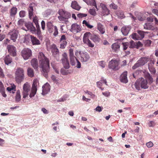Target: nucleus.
<instances>
[{"instance_id":"obj_1","label":"nucleus","mask_w":158,"mask_h":158,"mask_svg":"<svg viewBox=\"0 0 158 158\" xmlns=\"http://www.w3.org/2000/svg\"><path fill=\"white\" fill-rule=\"evenodd\" d=\"M143 72L144 73V76L146 79H144L143 77H141L139 80L140 82L136 81L134 85L135 88L137 90H140V87L143 89H147L148 88L149 86L148 84H151L153 82V78L150 74L146 70H144Z\"/></svg>"},{"instance_id":"obj_2","label":"nucleus","mask_w":158,"mask_h":158,"mask_svg":"<svg viewBox=\"0 0 158 158\" xmlns=\"http://www.w3.org/2000/svg\"><path fill=\"white\" fill-rule=\"evenodd\" d=\"M38 59L40 62V67L42 69L44 76L47 77V73L49 69V60L42 52L39 53Z\"/></svg>"},{"instance_id":"obj_3","label":"nucleus","mask_w":158,"mask_h":158,"mask_svg":"<svg viewBox=\"0 0 158 158\" xmlns=\"http://www.w3.org/2000/svg\"><path fill=\"white\" fill-rule=\"evenodd\" d=\"M15 74L16 81L18 82H21L23 79L24 77V71L23 69L21 68H17Z\"/></svg>"},{"instance_id":"obj_4","label":"nucleus","mask_w":158,"mask_h":158,"mask_svg":"<svg viewBox=\"0 0 158 158\" xmlns=\"http://www.w3.org/2000/svg\"><path fill=\"white\" fill-rule=\"evenodd\" d=\"M149 61L148 58L146 57H142L140 58L137 62L132 67L133 69L141 67L144 65Z\"/></svg>"},{"instance_id":"obj_5","label":"nucleus","mask_w":158,"mask_h":158,"mask_svg":"<svg viewBox=\"0 0 158 158\" xmlns=\"http://www.w3.org/2000/svg\"><path fill=\"white\" fill-rule=\"evenodd\" d=\"M119 64V62L118 60L113 59L109 61L108 66L113 70H116L120 68Z\"/></svg>"},{"instance_id":"obj_6","label":"nucleus","mask_w":158,"mask_h":158,"mask_svg":"<svg viewBox=\"0 0 158 158\" xmlns=\"http://www.w3.org/2000/svg\"><path fill=\"white\" fill-rule=\"evenodd\" d=\"M137 32L138 34L136 33L133 34L131 36V38L136 40H141L144 37V33H148L146 31L141 30H138Z\"/></svg>"},{"instance_id":"obj_7","label":"nucleus","mask_w":158,"mask_h":158,"mask_svg":"<svg viewBox=\"0 0 158 158\" xmlns=\"http://www.w3.org/2000/svg\"><path fill=\"white\" fill-rule=\"evenodd\" d=\"M32 55L31 49L28 48H24L21 51V56L25 60H27Z\"/></svg>"},{"instance_id":"obj_8","label":"nucleus","mask_w":158,"mask_h":158,"mask_svg":"<svg viewBox=\"0 0 158 158\" xmlns=\"http://www.w3.org/2000/svg\"><path fill=\"white\" fill-rule=\"evenodd\" d=\"M30 89L31 86L27 82L24 84L22 92L23 98H25L28 96Z\"/></svg>"},{"instance_id":"obj_9","label":"nucleus","mask_w":158,"mask_h":158,"mask_svg":"<svg viewBox=\"0 0 158 158\" xmlns=\"http://www.w3.org/2000/svg\"><path fill=\"white\" fill-rule=\"evenodd\" d=\"M38 83V81L37 79H34L33 81L32 88L29 94V97L32 98L35 95L37 92V87Z\"/></svg>"},{"instance_id":"obj_10","label":"nucleus","mask_w":158,"mask_h":158,"mask_svg":"<svg viewBox=\"0 0 158 158\" xmlns=\"http://www.w3.org/2000/svg\"><path fill=\"white\" fill-rule=\"evenodd\" d=\"M64 67L65 69H68L69 67V62L68 60L67 55L65 53L62 54V58L61 59Z\"/></svg>"},{"instance_id":"obj_11","label":"nucleus","mask_w":158,"mask_h":158,"mask_svg":"<svg viewBox=\"0 0 158 158\" xmlns=\"http://www.w3.org/2000/svg\"><path fill=\"white\" fill-rule=\"evenodd\" d=\"M81 28L80 25L76 23H73L71 26L70 31L73 33H76L80 32Z\"/></svg>"},{"instance_id":"obj_12","label":"nucleus","mask_w":158,"mask_h":158,"mask_svg":"<svg viewBox=\"0 0 158 158\" xmlns=\"http://www.w3.org/2000/svg\"><path fill=\"white\" fill-rule=\"evenodd\" d=\"M85 35L88 37L89 39L92 40L94 42H98L99 38L98 35L92 34L90 32H87L85 33Z\"/></svg>"},{"instance_id":"obj_13","label":"nucleus","mask_w":158,"mask_h":158,"mask_svg":"<svg viewBox=\"0 0 158 158\" xmlns=\"http://www.w3.org/2000/svg\"><path fill=\"white\" fill-rule=\"evenodd\" d=\"M102 9V13L103 15H107L110 14V10L104 4L101 3L100 5Z\"/></svg>"},{"instance_id":"obj_14","label":"nucleus","mask_w":158,"mask_h":158,"mask_svg":"<svg viewBox=\"0 0 158 158\" xmlns=\"http://www.w3.org/2000/svg\"><path fill=\"white\" fill-rule=\"evenodd\" d=\"M18 31L15 30H13L10 31L8 33V35L10 36V38L11 40L15 42L18 37Z\"/></svg>"},{"instance_id":"obj_15","label":"nucleus","mask_w":158,"mask_h":158,"mask_svg":"<svg viewBox=\"0 0 158 158\" xmlns=\"http://www.w3.org/2000/svg\"><path fill=\"white\" fill-rule=\"evenodd\" d=\"M25 26L26 27L27 29H25L24 28L23 29L25 30L26 31H29L31 32L34 33L36 29L35 27L33 25V24L31 23H26L25 24Z\"/></svg>"},{"instance_id":"obj_16","label":"nucleus","mask_w":158,"mask_h":158,"mask_svg":"<svg viewBox=\"0 0 158 158\" xmlns=\"http://www.w3.org/2000/svg\"><path fill=\"white\" fill-rule=\"evenodd\" d=\"M35 4L34 3L30 4L28 8L29 16L30 19H31L34 16V7L35 6Z\"/></svg>"},{"instance_id":"obj_17","label":"nucleus","mask_w":158,"mask_h":158,"mask_svg":"<svg viewBox=\"0 0 158 158\" xmlns=\"http://www.w3.org/2000/svg\"><path fill=\"white\" fill-rule=\"evenodd\" d=\"M66 36L65 35H62L60 39V48L62 49L65 48L66 46L67 42L66 41Z\"/></svg>"},{"instance_id":"obj_18","label":"nucleus","mask_w":158,"mask_h":158,"mask_svg":"<svg viewBox=\"0 0 158 158\" xmlns=\"http://www.w3.org/2000/svg\"><path fill=\"white\" fill-rule=\"evenodd\" d=\"M58 14L60 15L65 17L68 18H69L71 17V14L70 13L68 12L63 9H61L59 10Z\"/></svg>"},{"instance_id":"obj_19","label":"nucleus","mask_w":158,"mask_h":158,"mask_svg":"<svg viewBox=\"0 0 158 158\" xmlns=\"http://www.w3.org/2000/svg\"><path fill=\"white\" fill-rule=\"evenodd\" d=\"M80 55L81 62H86L89 59V54L86 52L81 53Z\"/></svg>"},{"instance_id":"obj_20","label":"nucleus","mask_w":158,"mask_h":158,"mask_svg":"<svg viewBox=\"0 0 158 158\" xmlns=\"http://www.w3.org/2000/svg\"><path fill=\"white\" fill-rule=\"evenodd\" d=\"M85 35V33L84 34L83 37V41L85 44H86L89 47L93 48L94 46V44H92L91 41L89 40V38L88 37Z\"/></svg>"},{"instance_id":"obj_21","label":"nucleus","mask_w":158,"mask_h":158,"mask_svg":"<svg viewBox=\"0 0 158 158\" xmlns=\"http://www.w3.org/2000/svg\"><path fill=\"white\" fill-rule=\"evenodd\" d=\"M50 86L49 84L46 83L42 86V93L43 95H44L48 93L50 91Z\"/></svg>"},{"instance_id":"obj_22","label":"nucleus","mask_w":158,"mask_h":158,"mask_svg":"<svg viewBox=\"0 0 158 158\" xmlns=\"http://www.w3.org/2000/svg\"><path fill=\"white\" fill-rule=\"evenodd\" d=\"M7 49L10 54L13 56H15L16 55V48L13 46L10 45H8Z\"/></svg>"},{"instance_id":"obj_23","label":"nucleus","mask_w":158,"mask_h":158,"mask_svg":"<svg viewBox=\"0 0 158 158\" xmlns=\"http://www.w3.org/2000/svg\"><path fill=\"white\" fill-rule=\"evenodd\" d=\"M154 64V61L151 60L150 61L148 64L149 70L150 72L153 74H155L156 72V70L153 66Z\"/></svg>"},{"instance_id":"obj_24","label":"nucleus","mask_w":158,"mask_h":158,"mask_svg":"<svg viewBox=\"0 0 158 158\" xmlns=\"http://www.w3.org/2000/svg\"><path fill=\"white\" fill-rule=\"evenodd\" d=\"M127 72H124L120 76V80L121 82L126 83L128 82L127 78Z\"/></svg>"},{"instance_id":"obj_25","label":"nucleus","mask_w":158,"mask_h":158,"mask_svg":"<svg viewBox=\"0 0 158 158\" xmlns=\"http://www.w3.org/2000/svg\"><path fill=\"white\" fill-rule=\"evenodd\" d=\"M97 29L100 33L102 34H104L105 32V28L103 25L100 22L97 23Z\"/></svg>"},{"instance_id":"obj_26","label":"nucleus","mask_w":158,"mask_h":158,"mask_svg":"<svg viewBox=\"0 0 158 158\" xmlns=\"http://www.w3.org/2000/svg\"><path fill=\"white\" fill-rule=\"evenodd\" d=\"M130 29V27L129 26H125L122 28L121 29V31L123 35L126 36L128 34Z\"/></svg>"},{"instance_id":"obj_27","label":"nucleus","mask_w":158,"mask_h":158,"mask_svg":"<svg viewBox=\"0 0 158 158\" xmlns=\"http://www.w3.org/2000/svg\"><path fill=\"white\" fill-rule=\"evenodd\" d=\"M31 41L33 45H38L40 44V42L36 37L32 35H30Z\"/></svg>"},{"instance_id":"obj_28","label":"nucleus","mask_w":158,"mask_h":158,"mask_svg":"<svg viewBox=\"0 0 158 158\" xmlns=\"http://www.w3.org/2000/svg\"><path fill=\"white\" fill-rule=\"evenodd\" d=\"M144 29L147 30H153L154 29L155 27L151 23H146L143 25Z\"/></svg>"},{"instance_id":"obj_29","label":"nucleus","mask_w":158,"mask_h":158,"mask_svg":"<svg viewBox=\"0 0 158 158\" xmlns=\"http://www.w3.org/2000/svg\"><path fill=\"white\" fill-rule=\"evenodd\" d=\"M52 52L54 55H57L59 53V51L56 46L54 44H52L51 45Z\"/></svg>"},{"instance_id":"obj_30","label":"nucleus","mask_w":158,"mask_h":158,"mask_svg":"<svg viewBox=\"0 0 158 158\" xmlns=\"http://www.w3.org/2000/svg\"><path fill=\"white\" fill-rule=\"evenodd\" d=\"M103 81V82L106 85H107V81L106 79L103 77H102L100 81H98L96 82L97 86L98 88H101V87L102 85V81Z\"/></svg>"},{"instance_id":"obj_31","label":"nucleus","mask_w":158,"mask_h":158,"mask_svg":"<svg viewBox=\"0 0 158 158\" xmlns=\"http://www.w3.org/2000/svg\"><path fill=\"white\" fill-rule=\"evenodd\" d=\"M31 65L35 69H36L38 67L37 60L36 59L34 58L31 61Z\"/></svg>"},{"instance_id":"obj_32","label":"nucleus","mask_w":158,"mask_h":158,"mask_svg":"<svg viewBox=\"0 0 158 158\" xmlns=\"http://www.w3.org/2000/svg\"><path fill=\"white\" fill-rule=\"evenodd\" d=\"M17 13V8L15 7H12L10 11V15L12 17H14Z\"/></svg>"},{"instance_id":"obj_33","label":"nucleus","mask_w":158,"mask_h":158,"mask_svg":"<svg viewBox=\"0 0 158 158\" xmlns=\"http://www.w3.org/2000/svg\"><path fill=\"white\" fill-rule=\"evenodd\" d=\"M71 7L77 10H79L80 8V6L78 5L77 2L76 1L72 2L71 5Z\"/></svg>"},{"instance_id":"obj_34","label":"nucleus","mask_w":158,"mask_h":158,"mask_svg":"<svg viewBox=\"0 0 158 158\" xmlns=\"http://www.w3.org/2000/svg\"><path fill=\"white\" fill-rule=\"evenodd\" d=\"M47 26L49 32L50 33H52L53 32L52 29L54 28V27L52 23L51 22H48L47 23Z\"/></svg>"},{"instance_id":"obj_35","label":"nucleus","mask_w":158,"mask_h":158,"mask_svg":"<svg viewBox=\"0 0 158 158\" xmlns=\"http://www.w3.org/2000/svg\"><path fill=\"white\" fill-rule=\"evenodd\" d=\"M70 64L72 66L75 65L76 62L78 60L75 56L70 57Z\"/></svg>"},{"instance_id":"obj_36","label":"nucleus","mask_w":158,"mask_h":158,"mask_svg":"<svg viewBox=\"0 0 158 158\" xmlns=\"http://www.w3.org/2000/svg\"><path fill=\"white\" fill-rule=\"evenodd\" d=\"M4 61L6 64L8 65L11 63L12 61V59L10 56L9 55H8L5 58Z\"/></svg>"},{"instance_id":"obj_37","label":"nucleus","mask_w":158,"mask_h":158,"mask_svg":"<svg viewBox=\"0 0 158 158\" xmlns=\"http://www.w3.org/2000/svg\"><path fill=\"white\" fill-rule=\"evenodd\" d=\"M21 100L20 92L19 90H18L16 93L15 97V101L16 102H18Z\"/></svg>"},{"instance_id":"obj_38","label":"nucleus","mask_w":158,"mask_h":158,"mask_svg":"<svg viewBox=\"0 0 158 158\" xmlns=\"http://www.w3.org/2000/svg\"><path fill=\"white\" fill-rule=\"evenodd\" d=\"M59 20L62 23L67 22L69 18L63 17L59 15L58 17Z\"/></svg>"},{"instance_id":"obj_39","label":"nucleus","mask_w":158,"mask_h":158,"mask_svg":"<svg viewBox=\"0 0 158 158\" xmlns=\"http://www.w3.org/2000/svg\"><path fill=\"white\" fill-rule=\"evenodd\" d=\"M51 13V10L50 9H48L45 10L43 13V15L44 18L48 17Z\"/></svg>"},{"instance_id":"obj_40","label":"nucleus","mask_w":158,"mask_h":158,"mask_svg":"<svg viewBox=\"0 0 158 158\" xmlns=\"http://www.w3.org/2000/svg\"><path fill=\"white\" fill-rule=\"evenodd\" d=\"M28 76L31 77H33L34 76L33 70L31 68H29L27 70Z\"/></svg>"},{"instance_id":"obj_41","label":"nucleus","mask_w":158,"mask_h":158,"mask_svg":"<svg viewBox=\"0 0 158 158\" xmlns=\"http://www.w3.org/2000/svg\"><path fill=\"white\" fill-rule=\"evenodd\" d=\"M120 47V45L118 43H115L112 45V48L115 51H116Z\"/></svg>"},{"instance_id":"obj_42","label":"nucleus","mask_w":158,"mask_h":158,"mask_svg":"<svg viewBox=\"0 0 158 158\" xmlns=\"http://www.w3.org/2000/svg\"><path fill=\"white\" fill-rule=\"evenodd\" d=\"M117 15L118 18L122 19L125 17V16L123 12L122 11H118L117 13Z\"/></svg>"},{"instance_id":"obj_43","label":"nucleus","mask_w":158,"mask_h":158,"mask_svg":"<svg viewBox=\"0 0 158 158\" xmlns=\"http://www.w3.org/2000/svg\"><path fill=\"white\" fill-rule=\"evenodd\" d=\"M130 45L129 47L130 48H136L137 44V43H135L132 40L130 42Z\"/></svg>"},{"instance_id":"obj_44","label":"nucleus","mask_w":158,"mask_h":158,"mask_svg":"<svg viewBox=\"0 0 158 158\" xmlns=\"http://www.w3.org/2000/svg\"><path fill=\"white\" fill-rule=\"evenodd\" d=\"M60 73L62 75H68L69 73V71L64 68H62L61 69Z\"/></svg>"},{"instance_id":"obj_45","label":"nucleus","mask_w":158,"mask_h":158,"mask_svg":"<svg viewBox=\"0 0 158 158\" xmlns=\"http://www.w3.org/2000/svg\"><path fill=\"white\" fill-rule=\"evenodd\" d=\"M33 19V21L34 23H35L36 27L37 26H39L38 22V20L36 16H33V18L31 19Z\"/></svg>"},{"instance_id":"obj_46","label":"nucleus","mask_w":158,"mask_h":158,"mask_svg":"<svg viewBox=\"0 0 158 158\" xmlns=\"http://www.w3.org/2000/svg\"><path fill=\"white\" fill-rule=\"evenodd\" d=\"M89 12L90 14L94 16H95L96 15V12L95 9H90L89 10Z\"/></svg>"},{"instance_id":"obj_47","label":"nucleus","mask_w":158,"mask_h":158,"mask_svg":"<svg viewBox=\"0 0 158 158\" xmlns=\"http://www.w3.org/2000/svg\"><path fill=\"white\" fill-rule=\"evenodd\" d=\"M54 28L53 35L54 36L56 37L57 35L58 34V30L57 27L56 26H54Z\"/></svg>"},{"instance_id":"obj_48","label":"nucleus","mask_w":158,"mask_h":158,"mask_svg":"<svg viewBox=\"0 0 158 158\" xmlns=\"http://www.w3.org/2000/svg\"><path fill=\"white\" fill-rule=\"evenodd\" d=\"M89 5L95 6V8L97 9V10H98L97 8L96 2L94 0H91L90 4H89Z\"/></svg>"},{"instance_id":"obj_49","label":"nucleus","mask_w":158,"mask_h":158,"mask_svg":"<svg viewBox=\"0 0 158 158\" xmlns=\"http://www.w3.org/2000/svg\"><path fill=\"white\" fill-rule=\"evenodd\" d=\"M151 41L150 40H147L144 42V44L146 46H149L151 44Z\"/></svg>"},{"instance_id":"obj_50","label":"nucleus","mask_w":158,"mask_h":158,"mask_svg":"<svg viewBox=\"0 0 158 158\" xmlns=\"http://www.w3.org/2000/svg\"><path fill=\"white\" fill-rule=\"evenodd\" d=\"M110 9H112L114 10L116 9L117 8V6L114 3H112L109 6Z\"/></svg>"},{"instance_id":"obj_51","label":"nucleus","mask_w":158,"mask_h":158,"mask_svg":"<svg viewBox=\"0 0 158 158\" xmlns=\"http://www.w3.org/2000/svg\"><path fill=\"white\" fill-rule=\"evenodd\" d=\"M87 15V14H85L79 13L77 14V16L79 18H82L83 17H86Z\"/></svg>"},{"instance_id":"obj_52","label":"nucleus","mask_w":158,"mask_h":158,"mask_svg":"<svg viewBox=\"0 0 158 158\" xmlns=\"http://www.w3.org/2000/svg\"><path fill=\"white\" fill-rule=\"evenodd\" d=\"M98 64L102 68H104L105 67L106 63L105 61H101L98 62Z\"/></svg>"},{"instance_id":"obj_53","label":"nucleus","mask_w":158,"mask_h":158,"mask_svg":"<svg viewBox=\"0 0 158 158\" xmlns=\"http://www.w3.org/2000/svg\"><path fill=\"white\" fill-rule=\"evenodd\" d=\"M122 44L123 46V48L124 50H125L127 49L128 47L129 43L128 42L123 43Z\"/></svg>"},{"instance_id":"obj_54","label":"nucleus","mask_w":158,"mask_h":158,"mask_svg":"<svg viewBox=\"0 0 158 158\" xmlns=\"http://www.w3.org/2000/svg\"><path fill=\"white\" fill-rule=\"evenodd\" d=\"M148 126L149 127H153L155 125V122L153 121H151L149 122L148 123Z\"/></svg>"},{"instance_id":"obj_55","label":"nucleus","mask_w":158,"mask_h":158,"mask_svg":"<svg viewBox=\"0 0 158 158\" xmlns=\"http://www.w3.org/2000/svg\"><path fill=\"white\" fill-rule=\"evenodd\" d=\"M19 15L20 17L21 18L24 17L25 15V11L23 10L20 11L19 13Z\"/></svg>"},{"instance_id":"obj_56","label":"nucleus","mask_w":158,"mask_h":158,"mask_svg":"<svg viewBox=\"0 0 158 158\" xmlns=\"http://www.w3.org/2000/svg\"><path fill=\"white\" fill-rule=\"evenodd\" d=\"M51 78L54 82L56 83H58V80L57 79L56 77L54 75H52L51 77Z\"/></svg>"},{"instance_id":"obj_57","label":"nucleus","mask_w":158,"mask_h":158,"mask_svg":"<svg viewBox=\"0 0 158 158\" xmlns=\"http://www.w3.org/2000/svg\"><path fill=\"white\" fill-rule=\"evenodd\" d=\"M85 93L90 95L91 98H94L95 97V95L93 94L92 93L88 90L85 91Z\"/></svg>"},{"instance_id":"obj_58","label":"nucleus","mask_w":158,"mask_h":158,"mask_svg":"<svg viewBox=\"0 0 158 158\" xmlns=\"http://www.w3.org/2000/svg\"><path fill=\"white\" fill-rule=\"evenodd\" d=\"M69 57H71L74 56L73 54V50L72 49H70L69 50Z\"/></svg>"},{"instance_id":"obj_59","label":"nucleus","mask_w":158,"mask_h":158,"mask_svg":"<svg viewBox=\"0 0 158 158\" xmlns=\"http://www.w3.org/2000/svg\"><path fill=\"white\" fill-rule=\"evenodd\" d=\"M15 88V85H14L13 86H12L11 87H8L7 88V90L8 91H11V90H14Z\"/></svg>"},{"instance_id":"obj_60","label":"nucleus","mask_w":158,"mask_h":158,"mask_svg":"<svg viewBox=\"0 0 158 158\" xmlns=\"http://www.w3.org/2000/svg\"><path fill=\"white\" fill-rule=\"evenodd\" d=\"M146 144L148 148H149L152 147L153 145V143L151 141H150V142L147 143Z\"/></svg>"},{"instance_id":"obj_61","label":"nucleus","mask_w":158,"mask_h":158,"mask_svg":"<svg viewBox=\"0 0 158 158\" xmlns=\"http://www.w3.org/2000/svg\"><path fill=\"white\" fill-rule=\"evenodd\" d=\"M76 67L77 68L79 69L81 67V63L80 61L78 60L76 62Z\"/></svg>"},{"instance_id":"obj_62","label":"nucleus","mask_w":158,"mask_h":158,"mask_svg":"<svg viewBox=\"0 0 158 158\" xmlns=\"http://www.w3.org/2000/svg\"><path fill=\"white\" fill-rule=\"evenodd\" d=\"M102 94L105 96L106 97H109L110 95V93L108 91H106L104 92H102Z\"/></svg>"},{"instance_id":"obj_63","label":"nucleus","mask_w":158,"mask_h":158,"mask_svg":"<svg viewBox=\"0 0 158 158\" xmlns=\"http://www.w3.org/2000/svg\"><path fill=\"white\" fill-rule=\"evenodd\" d=\"M41 28L43 30H44L45 28V22L44 20H42L41 22Z\"/></svg>"},{"instance_id":"obj_64","label":"nucleus","mask_w":158,"mask_h":158,"mask_svg":"<svg viewBox=\"0 0 158 158\" xmlns=\"http://www.w3.org/2000/svg\"><path fill=\"white\" fill-rule=\"evenodd\" d=\"M36 27L37 34L38 35H40V34H41V31L40 30V26H36Z\"/></svg>"}]
</instances>
